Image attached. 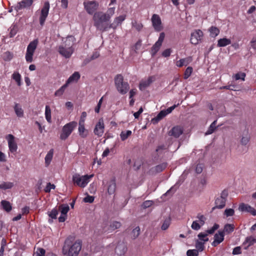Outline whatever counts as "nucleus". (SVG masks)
I'll return each mask as SVG.
<instances>
[{"label":"nucleus","instance_id":"nucleus-1","mask_svg":"<svg viewBox=\"0 0 256 256\" xmlns=\"http://www.w3.org/2000/svg\"><path fill=\"white\" fill-rule=\"evenodd\" d=\"M74 237L69 236L64 241L62 252L64 255L67 256H78L82 248V242L76 240L74 243Z\"/></svg>","mask_w":256,"mask_h":256},{"label":"nucleus","instance_id":"nucleus-2","mask_svg":"<svg viewBox=\"0 0 256 256\" xmlns=\"http://www.w3.org/2000/svg\"><path fill=\"white\" fill-rule=\"evenodd\" d=\"M93 20L94 25L98 30L104 32L110 28V24H108L110 20L106 18L105 13L102 12H95L93 16Z\"/></svg>","mask_w":256,"mask_h":256},{"label":"nucleus","instance_id":"nucleus-3","mask_svg":"<svg viewBox=\"0 0 256 256\" xmlns=\"http://www.w3.org/2000/svg\"><path fill=\"white\" fill-rule=\"evenodd\" d=\"M114 84L118 91L122 94H126L129 90L128 84L124 82L122 74H117L114 78Z\"/></svg>","mask_w":256,"mask_h":256},{"label":"nucleus","instance_id":"nucleus-4","mask_svg":"<svg viewBox=\"0 0 256 256\" xmlns=\"http://www.w3.org/2000/svg\"><path fill=\"white\" fill-rule=\"evenodd\" d=\"M228 195V190H223L220 194V196L215 200V206L212 208V211L216 208L222 209L224 208L226 206Z\"/></svg>","mask_w":256,"mask_h":256},{"label":"nucleus","instance_id":"nucleus-5","mask_svg":"<svg viewBox=\"0 0 256 256\" xmlns=\"http://www.w3.org/2000/svg\"><path fill=\"white\" fill-rule=\"evenodd\" d=\"M76 126L77 122L74 121L64 125L62 128V132L60 134V138L62 140H66Z\"/></svg>","mask_w":256,"mask_h":256},{"label":"nucleus","instance_id":"nucleus-6","mask_svg":"<svg viewBox=\"0 0 256 256\" xmlns=\"http://www.w3.org/2000/svg\"><path fill=\"white\" fill-rule=\"evenodd\" d=\"M92 176L93 174L90 176L86 174L81 176L80 174H76L72 176V180L79 186L84 188L88 182L89 179Z\"/></svg>","mask_w":256,"mask_h":256},{"label":"nucleus","instance_id":"nucleus-7","mask_svg":"<svg viewBox=\"0 0 256 256\" xmlns=\"http://www.w3.org/2000/svg\"><path fill=\"white\" fill-rule=\"evenodd\" d=\"M74 48L72 46H66L61 45L58 46V52L60 55L66 58H70L74 52Z\"/></svg>","mask_w":256,"mask_h":256},{"label":"nucleus","instance_id":"nucleus-8","mask_svg":"<svg viewBox=\"0 0 256 256\" xmlns=\"http://www.w3.org/2000/svg\"><path fill=\"white\" fill-rule=\"evenodd\" d=\"M203 37V32L200 30H196L190 35V41L193 44H197L201 41Z\"/></svg>","mask_w":256,"mask_h":256},{"label":"nucleus","instance_id":"nucleus-9","mask_svg":"<svg viewBox=\"0 0 256 256\" xmlns=\"http://www.w3.org/2000/svg\"><path fill=\"white\" fill-rule=\"evenodd\" d=\"M151 20L152 26L156 31L160 32L163 29L161 19L158 15L154 14Z\"/></svg>","mask_w":256,"mask_h":256},{"label":"nucleus","instance_id":"nucleus-10","mask_svg":"<svg viewBox=\"0 0 256 256\" xmlns=\"http://www.w3.org/2000/svg\"><path fill=\"white\" fill-rule=\"evenodd\" d=\"M50 9V4L48 2H45L43 8L41 10L40 16V23L41 26H43L46 17L48 14Z\"/></svg>","mask_w":256,"mask_h":256},{"label":"nucleus","instance_id":"nucleus-11","mask_svg":"<svg viewBox=\"0 0 256 256\" xmlns=\"http://www.w3.org/2000/svg\"><path fill=\"white\" fill-rule=\"evenodd\" d=\"M84 8L88 13L92 14L98 8V4L96 1H88L84 2Z\"/></svg>","mask_w":256,"mask_h":256},{"label":"nucleus","instance_id":"nucleus-12","mask_svg":"<svg viewBox=\"0 0 256 256\" xmlns=\"http://www.w3.org/2000/svg\"><path fill=\"white\" fill-rule=\"evenodd\" d=\"M58 210L61 212V216L58 218V221L60 222H64L67 216L66 214L70 210L69 206L68 204H61L59 206Z\"/></svg>","mask_w":256,"mask_h":256},{"label":"nucleus","instance_id":"nucleus-13","mask_svg":"<svg viewBox=\"0 0 256 256\" xmlns=\"http://www.w3.org/2000/svg\"><path fill=\"white\" fill-rule=\"evenodd\" d=\"M166 162H162L155 166L152 168L148 171V173L150 175H155L158 173L164 170L167 166Z\"/></svg>","mask_w":256,"mask_h":256},{"label":"nucleus","instance_id":"nucleus-14","mask_svg":"<svg viewBox=\"0 0 256 256\" xmlns=\"http://www.w3.org/2000/svg\"><path fill=\"white\" fill-rule=\"evenodd\" d=\"M238 210L242 212H249L254 216H256V210L248 204L241 203L239 205Z\"/></svg>","mask_w":256,"mask_h":256},{"label":"nucleus","instance_id":"nucleus-15","mask_svg":"<svg viewBox=\"0 0 256 256\" xmlns=\"http://www.w3.org/2000/svg\"><path fill=\"white\" fill-rule=\"evenodd\" d=\"M8 144L10 150L11 152H15L18 148L17 144L14 141V137L13 135L9 134L8 136Z\"/></svg>","mask_w":256,"mask_h":256},{"label":"nucleus","instance_id":"nucleus-16","mask_svg":"<svg viewBox=\"0 0 256 256\" xmlns=\"http://www.w3.org/2000/svg\"><path fill=\"white\" fill-rule=\"evenodd\" d=\"M104 124L102 119H100L98 122L96 124L94 130L96 135L98 136H102L104 132Z\"/></svg>","mask_w":256,"mask_h":256},{"label":"nucleus","instance_id":"nucleus-17","mask_svg":"<svg viewBox=\"0 0 256 256\" xmlns=\"http://www.w3.org/2000/svg\"><path fill=\"white\" fill-rule=\"evenodd\" d=\"M224 240V232L218 231L214 236V241L212 242V245L213 246H216L217 245L222 242Z\"/></svg>","mask_w":256,"mask_h":256},{"label":"nucleus","instance_id":"nucleus-18","mask_svg":"<svg viewBox=\"0 0 256 256\" xmlns=\"http://www.w3.org/2000/svg\"><path fill=\"white\" fill-rule=\"evenodd\" d=\"M126 16L122 15L116 17L114 22L109 25V28H112L114 30H115L120 24H122V22L125 20Z\"/></svg>","mask_w":256,"mask_h":256},{"label":"nucleus","instance_id":"nucleus-19","mask_svg":"<svg viewBox=\"0 0 256 256\" xmlns=\"http://www.w3.org/2000/svg\"><path fill=\"white\" fill-rule=\"evenodd\" d=\"M155 80L154 76L148 77L146 80L142 81L139 84L140 90H142L148 88Z\"/></svg>","mask_w":256,"mask_h":256},{"label":"nucleus","instance_id":"nucleus-20","mask_svg":"<svg viewBox=\"0 0 256 256\" xmlns=\"http://www.w3.org/2000/svg\"><path fill=\"white\" fill-rule=\"evenodd\" d=\"M33 0H22L18 4L16 8L17 10L24 8H26L30 6L32 4Z\"/></svg>","mask_w":256,"mask_h":256},{"label":"nucleus","instance_id":"nucleus-21","mask_svg":"<svg viewBox=\"0 0 256 256\" xmlns=\"http://www.w3.org/2000/svg\"><path fill=\"white\" fill-rule=\"evenodd\" d=\"M183 132L182 128L179 126H174L169 132L170 136H172L175 138H178Z\"/></svg>","mask_w":256,"mask_h":256},{"label":"nucleus","instance_id":"nucleus-22","mask_svg":"<svg viewBox=\"0 0 256 256\" xmlns=\"http://www.w3.org/2000/svg\"><path fill=\"white\" fill-rule=\"evenodd\" d=\"M126 250L127 248L123 243L118 244L115 248V252L118 256L124 255Z\"/></svg>","mask_w":256,"mask_h":256},{"label":"nucleus","instance_id":"nucleus-23","mask_svg":"<svg viewBox=\"0 0 256 256\" xmlns=\"http://www.w3.org/2000/svg\"><path fill=\"white\" fill-rule=\"evenodd\" d=\"M166 110H161L157 115V116L152 120V122L154 124H156L160 120H162L164 117L167 115Z\"/></svg>","mask_w":256,"mask_h":256},{"label":"nucleus","instance_id":"nucleus-24","mask_svg":"<svg viewBox=\"0 0 256 256\" xmlns=\"http://www.w3.org/2000/svg\"><path fill=\"white\" fill-rule=\"evenodd\" d=\"M192 61V58L191 56H189L186 58H182L180 60L177 61L176 62V66L178 67H182L183 66H186Z\"/></svg>","mask_w":256,"mask_h":256},{"label":"nucleus","instance_id":"nucleus-25","mask_svg":"<svg viewBox=\"0 0 256 256\" xmlns=\"http://www.w3.org/2000/svg\"><path fill=\"white\" fill-rule=\"evenodd\" d=\"M78 125V132L82 138H86L87 136V132H86L84 123H82V120H79Z\"/></svg>","mask_w":256,"mask_h":256},{"label":"nucleus","instance_id":"nucleus-26","mask_svg":"<svg viewBox=\"0 0 256 256\" xmlns=\"http://www.w3.org/2000/svg\"><path fill=\"white\" fill-rule=\"evenodd\" d=\"M0 204L2 209L6 212H8L12 210V204L8 201L2 200Z\"/></svg>","mask_w":256,"mask_h":256},{"label":"nucleus","instance_id":"nucleus-27","mask_svg":"<svg viewBox=\"0 0 256 256\" xmlns=\"http://www.w3.org/2000/svg\"><path fill=\"white\" fill-rule=\"evenodd\" d=\"M122 226L120 222L117 221H114L112 222L108 229V231L109 232H112L114 230L120 228Z\"/></svg>","mask_w":256,"mask_h":256},{"label":"nucleus","instance_id":"nucleus-28","mask_svg":"<svg viewBox=\"0 0 256 256\" xmlns=\"http://www.w3.org/2000/svg\"><path fill=\"white\" fill-rule=\"evenodd\" d=\"M116 188V184L115 182V180H112L108 186V192L109 194H114L115 192Z\"/></svg>","mask_w":256,"mask_h":256},{"label":"nucleus","instance_id":"nucleus-29","mask_svg":"<svg viewBox=\"0 0 256 256\" xmlns=\"http://www.w3.org/2000/svg\"><path fill=\"white\" fill-rule=\"evenodd\" d=\"M231 44V40L226 38L220 39L218 42V47H223Z\"/></svg>","mask_w":256,"mask_h":256},{"label":"nucleus","instance_id":"nucleus-30","mask_svg":"<svg viewBox=\"0 0 256 256\" xmlns=\"http://www.w3.org/2000/svg\"><path fill=\"white\" fill-rule=\"evenodd\" d=\"M38 42L37 39L31 42L28 46L27 50L34 52L36 48Z\"/></svg>","mask_w":256,"mask_h":256},{"label":"nucleus","instance_id":"nucleus-31","mask_svg":"<svg viewBox=\"0 0 256 256\" xmlns=\"http://www.w3.org/2000/svg\"><path fill=\"white\" fill-rule=\"evenodd\" d=\"M216 122L217 121L216 120L211 124L208 130L205 132V136L210 134L214 132L218 127L216 126Z\"/></svg>","mask_w":256,"mask_h":256},{"label":"nucleus","instance_id":"nucleus-32","mask_svg":"<svg viewBox=\"0 0 256 256\" xmlns=\"http://www.w3.org/2000/svg\"><path fill=\"white\" fill-rule=\"evenodd\" d=\"M54 150L51 149L50 150V151L48 152L47 154L46 155L45 157V163L46 166H48L50 164L52 158Z\"/></svg>","mask_w":256,"mask_h":256},{"label":"nucleus","instance_id":"nucleus-33","mask_svg":"<svg viewBox=\"0 0 256 256\" xmlns=\"http://www.w3.org/2000/svg\"><path fill=\"white\" fill-rule=\"evenodd\" d=\"M80 78V74L78 72H74L67 80V84L78 80Z\"/></svg>","mask_w":256,"mask_h":256},{"label":"nucleus","instance_id":"nucleus-34","mask_svg":"<svg viewBox=\"0 0 256 256\" xmlns=\"http://www.w3.org/2000/svg\"><path fill=\"white\" fill-rule=\"evenodd\" d=\"M14 110L16 115L19 117L22 118L24 116V111L22 109L20 106L18 104H16L14 106Z\"/></svg>","mask_w":256,"mask_h":256},{"label":"nucleus","instance_id":"nucleus-35","mask_svg":"<svg viewBox=\"0 0 256 256\" xmlns=\"http://www.w3.org/2000/svg\"><path fill=\"white\" fill-rule=\"evenodd\" d=\"M234 224H227L224 226V230L222 232H224V234L226 233L229 234L234 231Z\"/></svg>","mask_w":256,"mask_h":256},{"label":"nucleus","instance_id":"nucleus-36","mask_svg":"<svg viewBox=\"0 0 256 256\" xmlns=\"http://www.w3.org/2000/svg\"><path fill=\"white\" fill-rule=\"evenodd\" d=\"M255 242H256V238L252 236H248L246 238L245 241L243 243V244L245 245L246 244H248V246L245 248V249L246 250L248 246L254 244Z\"/></svg>","mask_w":256,"mask_h":256},{"label":"nucleus","instance_id":"nucleus-37","mask_svg":"<svg viewBox=\"0 0 256 256\" xmlns=\"http://www.w3.org/2000/svg\"><path fill=\"white\" fill-rule=\"evenodd\" d=\"M45 116H46V118L48 122L49 123L52 122V120H51V110L48 106H46V110H45Z\"/></svg>","mask_w":256,"mask_h":256},{"label":"nucleus","instance_id":"nucleus-38","mask_svg":"<svg viewBox=\"0 0 256 256\" xmlns=\"http://www.w3.org/2000/svg\"><path fill=\"white\" fill-rule=\"evenodd\" d=\"M68 84L66 82L62 87H60L58 90H57L55 93L54 96H60L63 94L65 90L68 87Z\"/></svg>","mask_w":256,"mask_h":256},{"label":"nucleus","instance_id":"nucleus-39","mask_svg":"<svg viewBox=\"0 0 256 256\" xmlns=\"http://www.w3.org/2000/svg\"><path fill=\"white\" fill-rule=\"evenodd\" d=\"M162 44L156 42L152 46L151 49V53L152 56H154L156 53L159 50Z\"/></svg>","mask_w":256,"mask_h":256},{"label":"nucleus","instance_id":"nucleus-40","mask_svg":"<svg viewBox=\"0 0 256 256\" xmlns=\"http://www.w3.org/2000/svg\"><path fill=\"white\" fill-rule=\"evenodd\" d=\"M209 31L210 32V36L214 38L217 36L220 33L219 29L218 28L214 26H212L210 28Z\"/></svg>","mask_w":256,"mask_h":256},{"label":"nucleus","instance_id":"nucleus-41","mask_svg":"<svg viewBox=\"0 0 256 256\" xmlns=\"http://www.w3.org/2000/svg\"><path fill=\"white\" fill-rule=\"evenodd\" d=\"M14 186V184L11 182H3L0 184V189L7 190L12 188Z\"/></svg>","mask_w":256,"mask_h":256},{"label":"nucleus","instance_id":"nucleus-42","mask_svg":"<svg viewBox=\"0 0 256 256\" xmlns=\"http://www.w3.org/2000/svg\"><path fill=\"white\" fill-rule=\"evenodd\" d=\"M140 234V228L139 226H136L134 228L131 232V238L133 240L136 239Z\"/></svg>","mask_w":256,"mask_h":256},{"label":"nucleus","instance_id":"nucleus-43","mask_svg":"<svg viewBox=\"0 0 256 256\" xmlns=\"http://www.w3.org/2000/svg\"><path fill=\"white\" fill-rule=\"evenodd\" d=\"M196 248L198 252H202L204 250V242L200 241L198 240H196Z\"/></svg>","mask_w":256,"mask_h":256},{"label":"nucleus","instance_id":"nucleus-44","mask_svg":"<svg viewBox=\"0 0 256 256\" xmlns=\"http://www.w3.org/2000/svg\"><path fill=\"white\" fill-rule=\"evenodd\" d=\"M250 136L248 134V132L244 136H242L240 140V144L242 146H246L250 141Z\"/></svg>","mask_w":256,"mask_h":256},{"label":"nucleus","instance_id":"nucleus-45","mask_svg":"<svg viewBox=\"0 0 256 256\" xmlns=\"http://www.w3.org/2000/svg\"><path fill=\"white\" fill-rule=\"evenodd\" d=\"M132 131L129 130H126V132H122L120 134L122 140H125L129 136L132 134Z\"/></svg>","mask_w":256,"mask_h":256},{"label":"nucleus","instance_id":"nucleus-46","mask_svg":"<svg viewBox=\"0 0 256 256\" xmlns=\"http://www.w3.org/2000/svg\"><path fill=\"white\" fill-rule=\"evenodd\" d=\"M246 74L244 72H238L232 76L233 78H235L236 80H244L246 77Z\"/></svg>","mask_w":256,"mask_h":256},{"label":"nucleus","instance_id":"nucleus-47","mask_svg":"<svg viewBox=\"0 0 256 256\" xmlns=\"http://www.w3.org/2000/svg\"><path fill=\"white\" fill-rule=\"evenodd\" d=\"M34 52H30V50H26V60L27 62H32V56Z\"/></svg>","mask_w":256,"mask_h":256},{"label":"nucleus","instance_id":"nucleus-48","mask_svg":"<svg viewBox=\"0 0 256 256\" xmlns=\"http://www.w3.org/2000/svg\"><path fill=\"white\" fill-rule=\"evenodd\" d=\"M12 78L17 82L18 85L20 86L21 84V76L20 74L18 72H14L12 74Z\"/></svg>","mask_w":256,"mask_h":256},{"label":"nucleus","instance_id":"nucleus-49","mask_svg":"<svg viewBox=\"0 0 256 256\" xmlns=\"http://www.w3.org/2000/svg\"><path fill=\"white\" fill-rule=\"evenodd\" d=\"M170 217L166 218L164 221V222L162 226V230H166L168 226H170Z\"/></svg>","mask_w":256,"mask_h":256},{"label":"nucleus","instance_id":"nucleus-50","mask_svg":"<svg viewBox=\"0 0 256 256\" xmlns=\"http://www.w3.org/2000/svg\"><path fill=\"white\" fill-rule=\"evenodd\" d=\"M114 10H115L114 8H108V10H107L106 12L105 13L106 18L108 20H110V18H111L112 16H113V14H114Z\"/></svg>","mask_w":256,"mask_h":256},{"label":"nucleus","instance_id":"nucleus-51","mask_svg":"<svg viewBox=\"0 0 256 256\" xmlns=\"http://www.w3.org/2000/svg\"><path fill=\"white\" fill-rule=\"evenodd\" d=\"M58 214V210L56 208H54L51 212H49L48 214V216L52 218L56 219L57 215Z\"/></svg>","mask_w":256,"mask_h":256},{"label":"nucleus","instance_id":"nucleus-52","mask_svg":"<svg viewBox=\"0 0 256 256\" xmlns=\"http://www.w3.org/2000/svg\"><path fill=\"white\" fill-rule=\"evenodd\" d=\"M132 26L138 32L141 30L143 27V25L142 23H138L136 21L132 22Z\"/></svg>","mask_w":256,"mask_h":256},{"label":"nucleus","instance_id":"nucleus-53","mask_svg":"<svg viewBox=\"0 0 256 256\" xmlns=\"http://www.w3.org/2000/svg\"><path fill=\"white\" fill-rule=\"evenodd\" d=\"M192 72V68L190 66L188 67L184 72V78L186 80L191 75Z\"/></svg>","mask_w":256,"mask_h":256},{"label":"nucleus","instance_id":"nucleus-54","mask_svg":"<svg viewBox=\"0 0 256 256\" xmlns=\"http://www.w3.org/2000/svg\"><path fill=\"white\" fill-rule=\"evenodd\" d=\"M202 226L200 222L198 223V221L195 220L192 222L191 227L192 229L198 230Z\"/></svg>","mask_w":256,"mask_h":256},{"label":"nucleus","instance_id":"nucleus-55","mask_svg":"<svg viewBox=\"0 0 256 256\" xmlns=\"http://www.w3.org/2000/svg\"><path fill=\"white\" fill-rule=\"evenodd\" d=\"M152 204L153 202L152 200H146L142 203L141 205V207L143 209H146L150 207Z\"/></svg>","mask_w":256,"mask_h":256},{"label":"nucleus","instance_id":"nucleus-56","mask_svg":"<svg viewBox=\"0 0 256 256\" xmlns=\"http://www.w3.org/2000/svg\"><path fill=\"white\" fill-rule=\"evenodd\" d=\"M234 210L232 208H226L224 212V214L227 217L234 216Z\"/></svg>","mask_w":256,"mask_h":256},{"label":"nucleus","instance_id":"nucleus-57","mask_svg":"<svg viewBox=\"0 0 256 256\" xmlns=\"http://www.w3.org/2000/svg\"><path fill=\"white\" fill-rule=\"evenodd\" d=\"M188 256H198V252L196 250H189L186 252Z\"/></svg>","mask_w":256,"mask_h":256},{"label":"nucleus","instance_id":"nucleus-58","mask_svg":"<svg viewBox=\"0 0 256 256\" xmlns=\"http://www.w3.org/2000/svg\"><path fill=\"white\" fill-rule=\"evenodd\" d=\"M45 253L46 251L44 248H38L34 254L36 256H44Z\"/></svg>","mask_w":256,"mask_h":256},{"label":"nucleus","instance_id":"nucleus-59","mask_svg":"<svg viewBox=\"0 0 256 256\" xmlns=\"http://www.w3.org/2000/svg\"><path fill=\"white\" fill-rule=\"evenodd\" d=\"M94 196H90L87 194L86 196L83 199V201L84 202L92 203L94 201Z\"/></svg>","mask_w":256,"mask_h":256},{"label":"nucleus","instance_id":"nucleus-60","mask_svg":"<svg viewBox=\"0 0 256 256\" xmlns=\"http://www.w3.org/2000/svg\"><path fill=\"white\" fill-rule=\"evenodd\" d=\"M55 186L54 184H51L50 182L47 184V185L44 189V191L46 192H49L51 189H54Z\"/></svg>","mask_w":256,"mask_h":256},{"label":"nucleus","instance_id":"nucleus-61","mask_svg":"<svg viewBox=\"0 0 256 256\" xmlns=\"http://www.w3.org/2000/svg\"><path fill=\"white\" fill-rule=\"evenodd\" d=\"M219 228V225L215 224L214 226L210 229L208 230L206 232V234H212L214 233V231L216 230Z\"/></svg>","mask_w":256,"mask_h":256},{"label":"nucleus","instance_id":"nucleus-62","mask_svg":"<svg viewBox=\"0 0 256 256\" xmlns=\"http://www.w3.org/2000/svg\"><path fill=\"white\" fill-rule=\"evenodd\" d=\"M197 218H198L201 225H204V224L206 218L203 215L199 214L197 216Z\"/></svg>","mask_w":256,"mask_h":256},{"label":"nucleus","instance_id":"nucleus-63","mask_svg":"<svg viewBox=\"0 0 256 256\" xmlns=\"http://www.w3.org/2000/svg\"><path fill=\"white\" fill-rule=\"evenodd\" d=\"M175 190H174L173 187H172L169 190H168L164 194L162 195V198L166 196H170L173 194Z\"/></svg>","mask_w":256,"mask_h":256},{"label":"nucleus","instance_id":"nucleus-64","mask_svg":"<svg viewBox=\"0 0 256 256\" xmlns=\"http://www.w3.org/2000/svg\"><path fill=\"white\" fill-rule=\"evenodd\" d=\"M171 52L172 50L170 48L166 49L162 52V56L164 57H168L170 55Z\"/></svg>","mask_w":256,"mask_h":256}]
</instances>
